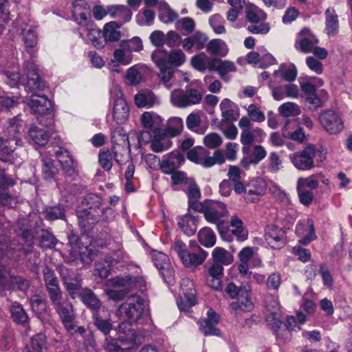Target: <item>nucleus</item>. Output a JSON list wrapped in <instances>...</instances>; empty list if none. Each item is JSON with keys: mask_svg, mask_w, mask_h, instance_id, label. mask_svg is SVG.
Here are the masks:
<instances>
[{"mask_svg": "<svg viewBox=\"0 0 352 352\" xmlns=\"http://www.w3.org/2000/svg\"><path fill=\"white\" fill-rule=\"evenodd\" d=\"M93 318L94 324L104 335H107L112 329V324L109 320L103 319L98 312L93 314Z\"/></svg>", "mask_w": 352, "mask_h": 352, "instance_id": "bf43d9fd", "label": "nucleus"}, {"mask_svg": "<svg viewBox=\"0 0 352 352\" xmlns=\"http://www.w3.org/2000/svg\"><path fill=\"white\" fill-rule=\"evenodd\" d=\"M122 24H119L116 21H111L106 23L102 30V36L104 38V42H116L120 39L121 32L120 29Z\"/></svg>", "mask_w": 352, "mask_h": 352, "instance_id": "c756f323", "label": "nucleus"}, {"mask_svg": "<svg viewBox=\"0 0 352 352\" xmlns=\"http://www.w3.org/2000/svg\"><path fill=\"white\" fill-rule=\"evenodd\" d=\"M87 38L91 42L93 45L98 48L104 47V38L102 39V31L99 29L87 28Z\"/></svg>", "mask_w": 352, "mask_h": 352, "instance_id": "13d9d810", "label": "nucleus"}, {"mask_svg": "<svg viewBox=\"0 0 352 352\" xmlns=\"http://www.w3.org/2000/svg\"><path fill=\"white\" fill-rule=\"evenodd\" d=\"M16 146L14 140L0 138V160L5 162H12Z\"/></svg>", "mask_w": 352, "mask_h": 352, "instance_id": "7c9ffc66", "label": "nucleus"}, {"mask_svg": "<svg viewBox=\"0 0 352 352\" xmlns=\"http://www.w3.org/2000/svg\"><path fill=\"white\" fill-rule=\"evenodd\" d=\"M55 155L58 160L67 176L72 177L75 174L74 168V160L69 151L67 150L60 149L55 152Z\"/></svg>", "mask_w": 352, "mask_h": 352, "instance_id": "c85d7f7f", "label": "nucleus"}, {"mask_svg": "<svg viewBox=\"0 0 352 352\" xmlns=\"http://www.w3.org/2000/svg\"><path fill=\"white\" fill-rule=\"evenodd\" d=\"M208 40V37L206 34L197 31L190 36L182 40V47L188 52H192L193 49L201 50L206 47Z\"/></svg>", "mask_w": 352, "mask_h": 352, "instance_id": "b1692460", "label": "nucleus"}, {"mask_svg": "<svg viewBox=\"0 0 352 352\" xmlns=\"http://www.w3.org/2000/svg\"><path fill=\"white\" fill-rule=\"evenodd\" d=\"M208 52L215 55L226 56L228 48L226 43L219 38L212 39L206 45Z\"/></svg>", "mask_w": 352, "mask_h": 352, "instance_id": "de8ad7c7", "label": "nucleus"}, {"mask_svg": "<svg viewBox=\"0 0 352 352\" xmlns=\"http://www.w3.org/2000/svg\"><path fill=\"white\" fill-rule=\"evenodd\" d=\"M114 104L113 109V118L117 124L125 122L129 115V108L123 98V94L119 86H116L113 91Z\"/></svg>", "mask_w": 352, "mask_h": 352, "instance_id": "4468645a", "label": "nucleus"}, {"mask_svg": "<svg viewBox=\"0 0 352 352\" xmlns=\"http://www.w3.org/2000/svg\"><path fill=\"white\" fill-rule=\"evenodd\" d=\"M267 184L261 177H256L246 184L238 182L234 184V190L237 194L243 193V199L246 203H256L265 194Z\"/></svg>", "mask_w": 352, "mask_h": 352, "instance_id": "423d86ee", "label": "nucleus"}, {"mask_svg": "<svg viewBox=\"0 0 352 352\" xmlns=\"http://www.w3.org/2000/svg\"><path fill=\"white\" fill-rule=\"evenodd\" d=\"M145 311L146 305L144 299L140 296H130L118 309V315L127 321L119 324V331L126 333L128 323L130 325L140 323Z\"/></svg>", "mask_w": 352, "mask_h": 352, "instance_id": "7ed1b4c3", "label": "nucleus"}, {"mask_svg": "<svg viewBox=\"0 0 352 352\" xmlns=\"http://www.w3.org/2000/svg\"><path fill=\"white\" fill-rule=\"evenodd\" d=\"M280 113L285 117L299 115L300 109L296 103L287 102L281 104L278 109Z\"/></svg>", "mask_w": 352, "mask_h": 352, "instance_id": "0e129e2a", "label": "nucleus"}, {"mask_svg": "<svg viewBox=\"0 0 352 352\" xmlns=\"http://www.w3.org/2000/svg\"><path fill=\"white\" fill-rule=\"evenodd\" d=\"M25 72L26 78L23 80L22 85L28 93L34 94L46 87L45 82L39 76L37 66L34 63H27Z\"/></svg>", "mask_w": 352, "mask_h": 352, "instance_id": "1a4fd4ad", "label": "nucleus"}, {"mask_svg": "<svg viewBox=\"0 0 352 352\" xmlns=\"http://www.w3.org/2000/svg\"><path fill=\"white\" fill-rule=\"evenodd\" d=\"M267 172L276 173L283 168V162L278 154L276 152L270 153L267 159Z\"/></svg>", "mask_w": 352, "mask_h": 352, "instance_id": "5fc2aeb1", "label": "nucleus"}, {"mask_svg": "<svg viewBox=\"0 0 352 352\" xmlns=\"http://www.w3.org/2000/svg\"><path fill=\"white\" fill-rule=\"evenodd\" d=\"M30 287V281L21 276H10L8 289L26 291Z\"/></svg>", "mask_w": 352, "mask_h": 352, "instance_id": "603ef678", "label": "nucleus"}, {"mask_svg": "<svg viewBox=\"0 0 352 352\" xmlns=\"http://www.w3.org/2000/svg\"><path fill=\"white\" fill-rule=\"evenodd\" d=\"M23 120L20 118V115L8 119L3 124V133L8 139H11L14 141L15 145H19L21 140L19 138L18 135L22 128Z\"/></svg>", "mask_w": 352, "mask_h": 352, "instance_id": "5701e85b", "label": "nucleus"}, {"mask_svg": "<svg viewBox=\"0 0 352 352\" xmlns=\"http://www.w3.org/2000/svg\"><path fill=\"white\" fill-rule=\"evenodd\" d=\"M319 273L322 277L324 286L331 288L334 280L329 267L326 263H322L320 265Z\"/></svg>", "mask_w": 352, "mask_h": 352, "instance_id": "69168bd1", "label": "nucleus"}, {"mask_svg": "<svg viewBox=\"0 0 352 352\" xmlns=\"http://www.w3.org/2000/svg\"><path fill=\"white\" fill-rule=\"evenodd\" d=\"M199 326V330L205 336H219L221 335V331L219 329L216 327V324L210 322L206 319H201L198 321Z\"/></svg>", "mask_w": 352, "mask_h": 352, "instance_id": "8fccbe9b", "label": "nucleus"}, {"mask_svg": "<svg viewBox=\"0 0 352 352\" xmlns=\"http://www.w3.org/2000/svg\"><path fill=\"white\" fill-rule=\"evenodd\" d=\"M108 13L112 18L121 20L122 23L129 21L132 16L131 10L124 5L109 6Z\"/></svg>", "mask_w": 352, "mask_h": 352, "instance_id": "2f4dec72", "label": "nucleus"}, {"mask_svg": "<svg viewBox=\"0 0 352 352\" xmlns=\"http://www.w3.org/2000/svg\"><path fill=\"white\" fill-rule=\"evenodd\" d=\"M265 237L268 244L274 249H279L285 245V231L275 225H268L265 228Z\"/></svg>", "mask_w": 352, "mask_h": 352, "instance_id": "4be33fe9", "label": "nucleus"}, {"mask_svg": "<svg viewBox=\"0 0 352 352\" xmlns=\"http://www.w3.org/2000/svg\"><path fill=\"white\" fill-rule=\"evenodd\" d=\"M181 295L186 296L189 300L188 305H196L195 289L194 284L189 278H184L181 281Z\"/></svg>", "mask_w": 352, "mask_h": 352, "instance_id": "49530a36", "label": "nucleus"}, {"mask_svg": "<svg viewBox=\"0 0 352 352\" xmlns=\"http://www.w3.org/2000/svg\"><path fill=\"white\" fill-rule=\"evenodd\" d=\"M318 186V181L314 175L307 177H300L297 181L296 188L313 190Z\"/></svg>", "mask_w": 352, "mask_h": 352, "instance_id": "338daca9", "label": "nucleus"}, {"mask_svg": "<svg viewBox=\"0 0 352 352\" xmlns=\"http://www.w3.org/2000/svg\"><path fill=\"white\" fill-rule=\"evenodd\" d=\"M122 143H113L111 148L113 158L118 165L125 164L129 158L131 152L129 137L126 133L122 135Z\"/></svg>", "mask_w": 352, "mask_h": 352, "instance_id": "6ab92c4d", "label": "nucleus"}, {"mask_svg": "<svg viewBox=\"0 0 352 352\" xmlns=\"http://www.w3.org/2000/svg\"><path fill=\"white\" fill-rule=\"evenodd\" d=\"M10 312L13 320L23 326H25L29 322V317L21 305L14 302L10 307Z\"/></svg>", "mask_w": 352, "mask_h": 352, "instance_id": "37998d69", "label": "nucleus"}, {"mask_svg": "<svg viewBox=\"0 0 352 352\" xmlns=\"http://www.w3.org/2000/svg\"><path fill=\"white\" fill-rule=\"evenodd\" d=\"M30 139L37 145L44 146L49 141V133L35 124L31 125L28 129Z\"/></svg>", "mask_w": 352, "mask_h": 352, "instance_id": "c9c22d12", "label": "nucleus"}, {"mask_svg": "<svg viewBox=\"0 0 352 352\" xmlns=\"http://www.w3.org/2000/svg\"><path fill=\"white\" fill-rule=\"evenodd\" d=\"M226 293L235 299L230 303V309L236 312L251 311L254 307L252 300V289L250 285L238 287L233 282H230L225 288Z\"/></svg>", "mask_w": 352, "mask_h": 352, "instance_id": "39448f33", "label": "nucleus"}, {"mask_svg": "<svg viewBox=\"0 0 352 352\" xmlns=\"http://www.w3.org/2000/svg\"><path fill=\"white\" fill-rule=\"evenodd\" d=\"M208 69L218 73L221 78H223L228 73L236 71L233 62L228 60H223L218 58H212L208 61Z\"/></svg>", "mask_w": 352, "mask_h": 352, "instance_id": "393cba45", "label": "nucleus"}, {"mask_svg": "<svg viewBox=\"0 0 352 352\" xmlns=\"http://www.w3.org/2000/svg\"><path fill=\"white\" fill-rule=\"evenodd\" d=\"M325 30L329 36L337 34L339 28L338 16L333 8H328L324 12Z\"/></svg>", "mask_w": 352, "mask_h": 352, "instance_id": "cd10ccee", "label": "nucleus"}, {"mask_svg": "<svg viewBox=\"0 0 352 352\" xmlns=\"http://www.w3.org/2000/svg\"><path fill=\"white\" fill-rule=\"evenodd\" d=\"M151 256L155 265L160 272L164 281L168 285H173L175 280L174 270L167 255L161 252L153 251Z\"/></svg>", "mask_w": 352, "mask_h": 352, "instance_id": "2eb2a0df", "label": "nucleus"}, {"mask_svg": "<svg viewBox=\"0 0 352 352\" xmlns=\"http://www.w3.org/2000/svg\"><path fill=\"white\" fill-rule=\"evenodd\" d=\"M14 231L23 240L27 248L23 247L21 250L27 255L32 252L34 245V235L29 220L27 218H19L12 226Z\"/></svg>", "mask_w": 352, "mask_h": 352, "instance_id": "f8f14e48", "label": "nucleus"}, {"mask_svg": "<svg viewBox=\"0 0 352 352\" xmlns=\"http://www.w3.org/2000/svg\"><path fill=\"white\" fill-rule=\"evenodd\" d=\"M113 157L111 151L108 149L100 151L98 153V163L106 171H109L113 166Z\"/></svg>", "mask_w": 352, "mask_h": 352, "instance_id": "680f3d73", "label": "nucleus"}, {"mask_svg": "<svg viewBox=\"0 0 352 352\" xmlns=\"http://www.w3.org/2000/svg\"><path fill=\"white\" fill-rule=\"evenodd\" d=\"M151 59L159 69L157 76L160 81L168 89H170L175 67L183 65L186 56L182 50L177 49L168 52L166 50H155L151 54Z\"/></svg>", "mask_w": 352, "mask_h": 352, "instance_id": "f257e3e1", "label": "nucleus"}, {"mask_svg": "<svg viewBox=\"0 0 352 352\" xmlns=\"http://www.w3.org/2000/svg\"><path fill=\"white\" fill-rule=\"evenodd\" d=\"M197 239L199 242L206 248H211L216 243V236L212 230L208 227H204L199 231Z\"/></svg>", "mask_w": 352, "mask_h": 352, "instance_id": "a18cd8bd", "label": "nucleus"}, {"mask_svg": "<svg viewBox=\"0 0 352 352\" xmlns=\"http://www.w3.org/2000/svg\"><path fill=\"white\" fill-rule=\"evenodd\" d=\"M230 224L232 228V233L236 237L237 241H244L248 239V232L238 216H232Z\"/></svg>", "mask_w": 352, "mask_h": 352, "instance_id": "72a5a7b5", "label": "nucleus"}, {"mask_svg": "<svg viewBox=\"0 0 352 352\" xmlns=\"http://www.w3.org/2000/svg\"><path fill=\"white\" fill-rule=\"evenodd\" d=\"M319 120L324 129L330 134H338L344 127L342 118L333 111L322 112L319 116Z\"/></svg>", "mask_w": 352, "mask_h": 352, "instance_id": "dca6fc26", "label": "nucleus"}, {"mask_svg": "<svg viewBox=\"0 0 352 352\" xmlns=\"http://www.w3.org/2000/svg\"><path fill=\"white\" fill-rule=\"evenodd\" d=\"M318 43V38H303L296 41V47L299 49L302 52L307 54L312 52L315 45Z\"/></svg>", "mask_w": 352, "mask_h": 352, "instance_id": "052dcab7", "label": "nucleus"}, {"mask_svg": "<svg viewBox=\"0 0 352 352\" xmlns=\"http://www.w3.org/2000/svg\"><path fill=\"white\" fill-rule=\"evenodd\" d=\"M183 129V120L180 118H173L169 120L167 132L171 136L178 135Z\"/></svg>", "mask_w": 352, "mask_h": 352, "instance_id": "774afa93", "label": "nucleus"}, {"mask_svg": "<svg viewBox=\"0 0 352 352\" xmlns=\"http://www.w3.org/2000/svg\"><path fill=\"white\" fill-rule=\"evenodd\" d=\"M172 142L167 138H154L150 141V147L153 152L162 153L172 146Z\"/></svg>", "mask_w": 352, "mask_h": 352, "instance_id": "864d4df0", "label": "nucleus"}, {"mask_svg": "<svg viewBox=\"0 0 352 352\" xmlns=\"http://www.w3.org/2000/svg\"><path fill=\"white\" fill-rule=\"evenodd\" d=\"M221 116L223 121L232 122L239 117V107L228 98H224L219 104Z\"/></svg>", "mask_w": 352, "mask_h": 352, "instance_id": "a878e982", "label": "nucleus"}, {"mask_svg": "<svg viewBox=\"0 0 352 352\" xmlns=\"http://www.w3.org/2000/svg\"><path fill=\"white\" fill-rule=\"evenodd\" d=\"M15 181L8 177L3 170H0V206H8L13 208L18 202L17 197L12 196L6 191V188L12 186Z\"/></svg>", "mask_w": 352, "mask_h": 352, "instance_id": "a211bd4d", "label": "nucleus"}, {"mask_svg": "<svg viewBox=\"0 0 352 352\" xmlns=\"http://www.w3.org/2000/svg\"><path fill=\"white\" fill-rule=\"evenodd\" d=\"M52 305L67 331L72 333L76 327L74 323L76 314L72 304L66 298Z\"/></svg>", "mask_w": 352, "mask_h": 352, "instance_id": "9d476101", "label": "nucleus"}, {"mask_svg": "<svg viewBox=\"0 0 352 352\" xmlns=\"http://www.w3.org/2000/svg\"><path fill=\"white\" fill-rule=\"evenodd\" d=\"M79 297L82 302L92 310L97 311L101 306L100 300L91 289H82L79 293Z\"/></svg>", "mask_w": 352, "mask_h": 352, "instance_id": "58836bf2", "label": "nucleus"}, {"mask_svg": "<svg viewBox=\"0 0 352 352\" xmlns=\"http://www.w3.org/2000/svg\"><path fill=\"white\" fill-rule=\"evenodd\" d=\"M208 254L195 241H190L188 254L183 261L186 267H197L201 265Z\"/></svg>", "mask_w": 352, "mask_h": 352, "instance_id": "f3484780", "label": "nucleus"}, {"mask_svg": "<svg viewBox=\"0 0 352 352\" xmlns=\"http://www.w3.org/2000/svg\"><path fill=\"white\" fill-rule=\"evenodd\" d=\"M113 289L109 291V296L113 300H122L130 290L137 289L140 292L146 290V283L141 276H116L110 280Z\"/></svg>", "mask_w": 352, "mask_h": 352, "instance_id": "20e7f679", "label": "nucleus"}, {"mask_svg": "<svg viewBox=\"0 0 352 352\" xmlns=\"http://www.w3.org/2000/svg\"><path fill=\"white\" fill-rule=\"evenodd\" d=\"M172 102L177 107L184 108L197 104L202 100L201 93L197 89L186 87L185 90H174L170 95Z\"/></svg>", "mask_w": 352, "mask_h": 352, "instance_id": "6e6552de", "label": "nucleus"}, {"mask_svg": "<svg viewBox=\"0 0 352 352\" xmlns=\"http://www.w3.org/2000/svg\"><path fill=\"white\" fill-rule=\"evenodd\" d=\"M239 126L241 129L240 136L241 143L243 145V151L245 146H250L254 142H260L265 136L263 131L258 127H254L247 116H243L239 121Z\"/></svg>", "mask_w": 352, "mask_h": 352, "instance_id": "0eeeda50", "label": "nucleus"}, {"mask_svg": "<svg viewBox=\"0 0 352 352\" xmlns=\"http://www.w3.org/2000/svg\"><path fill=\"white\" fill-rule=\"evenodd\" d=\"M120 46L129 52H140L143 49L142 41L138 36H135L131 39L122 41L120 43Z\"/></svg>", "mask_w": 352, "mask_h": 352, "instance_id": "4d7b16f0", "label": "nucleus"}, {"mask_svg": "<svg viewBox=\"0 0 352 352\" xmlns=\"http://www.w3.org/2000/svg\"><path fill=\"white\" fill-rule=\"evenodd\" d=\"M274 75L280 76L283 79L288 81H294L297 76V69L294 65L292 64L287 65L286 64H281L278 70L274 71Z\"/></svg>", "mask_w": 352, "mask_h": 352, "instance_id": "c03bdc74", "label": "nucleus"}, {"mask_svg": "<svg viewBox=\"0 0 352 352\" xmlns=\"http://www.w3.org/2000/svg\"><path fill=\"white\" fill-rule=\"evenodd\" d=\"M316 155V147L309 144L302 151L296 152L289 156L294 166L302 170L311 169L314 166V158Z\"/></svg>", "mask_w": 352, "mask_h": 352, "instance_id": "9b49d317", "label": "nucleus"}, {"mask_svg": "<svg viewBox=\"0 0 352 352\" xmlns=\"http://www.w3.org/2000/svg\"><path fill=\"white\" fill-rule=\"evenodd\" d=\"M225 21L219 14L211 16L209 19V23L213 31L217 34H222L226 32L224 27Z\"/></svg>", "mask_w": 352, "mask_h": 352, "instance_id": "e2e57ef3", "label": "nucleus"}, {"mask_svg": "<svg viewBox=\"0 0 352 352\" xmlns=\"http://www.w3.org/2000/svg\"><path fill=\"white\" fill-rule=\"evenodd\" d=\"M158 10L160 11L159 19L164 23H171L178 18V14L170 8L164 0L160 1Z\"/></svg>", "mask_w": 352, "mask_h": 352, "instance_id": "e433bc0d", "label": "nucleus"}, {"mask_svg": "<svg viewBox=\"0 0 352 352\" xmlns=\"http://www.w3.org/2000/svg\"><path fill=\"white\" fill-rule=\"evenodd\" d=\"M185 161L184 155L179 151H173L163 157L160 168L164 174L176 170Z\"/></svg>", "mask_w": 352, "mask_h": 352, "instance_id": "aec40b11", "label": "nucleus"}, {"mask_svg": "<svg viewBox=\"0 0 352 352\" xmlns=\"http://www.w3.org/2000/svg\"><path fill=\"white\" fill-rule=\"evenodd\" d=\"M28 105L32 112L38 115L47 113L54 111L52 102L45 95L32 94Z\"/></svg>", "mask_w": 352, "mask_h": 352, "instance_id": "412c9836", "label": "nucleus"}, {"mask_svg": "<svg viewBox=\"0 0 352 352\" xmlns=\"http://www.w3.org/2000/svg\"><path fill=\"white\" fill-rule=\"evenodd\" d=\"M178 226L187 236L193 235L197 230V219L189 214L179 218Z\"/></svg>", "mask_w": 352, "mask_h": 352, "instance_id": "f704fd0d", "label": "nucleus"}, {"mask_svg": "<svg viewBox=\"0 0 352 352\" xmlns=\"http://www.w3.org/2000/svg\"><path fill=\"white\" fill-rule=\"evenodd\" d=\"M245 19L251 23H258L260 21H265L267 14L258 6L250 4L245 7Z\"/></svg>", "mask_w": 352, "mask_h": 352, "instance_id": "473e14b6", "label": "nucleus"}, {"mask_svg": "<svg viewBox=\"0 0 352 352\" xmlns=\"http://www.w3.org/2000/svg\"><path fill=\"white\" fill-rule=\"evenodd\" d=\"M42 174L45 179L53 178L58 172V169L54 164V160L47 157H41Z\"/></svg>", "mask_w": 352, "mask_h": 352, "instance_id": "09e8293b", "label": "nucleus"}, {"mask_svg": "<svg viewBox=\"0 0 352 352\" xmlns=\"http://www.w3.org/2000/svg\"><path fill=\"white\" fill-rule=\"evenodd\" d=\"M212 258L214 263H218L221 265H230L234 261L232 254L221 247H217L213 250Z\"/></svg>", "mask_w": 352, "mask_h": 352, "instance_id": "79ce46f5", "label": "nucleus"}, {"mask_svg": "<svg viewBox=\"0 0 352 352\" xmlns=\"http://www.w3.org/2000/svg\"><path fill=\"white\" fill-rule=\"evenodd\" d=\"M57 239L47 230H42L39 236V246L44 250L52 249L55 247Z\"/></svg>", "mask_w": 352, "mask_h": 352, "instance_id": "3c124183", "label": "nucleus"}, {"mask_svg": "<svg viewBox=\"0 0 352 352\" xmlns=\"http://www.w3.org/2000/svg\"><path fill=\"white\" fill-rule=\"evenodd\" d=\"M155 12L148 8H144L136 15L137 23L142 26H149L153 24Z\"/></svg>", "mask_w": 352, "mask_h": 352, "instance_id": "6e6d98bb", "label": "nucleus"}, {"mask_svg": "<svg viewBox=\"0 0 352 352\" xmlns=\"http://www.w3.org/2000/svg\"><path fill=\"white\" fill-rule=\"evenodd\" d=\"M65 271L67 272V269L65 267L62 268L60 271V276L62 278L63 285L72 298H74V296L81 287L80 283L78 279L67 276V273H65Z\"/></svg>", "mask_w": 352, "mask_h": 352, "instance_id": "a19ab883", "label": "nucleus"}, {"mask_svg": "<svg viewBox=\"0 0 352 352\" xmlns=\"http://www.w3.org/2000/svg\"><path fill=\"white\" fill-rule=\"evenodd\" d=\"M228 210L226 206L220 201H208L204 215L206 221L217 225V228L221 234V225L223 221L221 218L227 215Z\"/></svg>", "mask_w": 352, "mask_h": 352, "instance_id": "ddd939ff", "label": "nucleus"}, {"mask_svg": "<svg viewBox=\"0 0 352 352\" xmlns=\"http://www.w3.org/2000/svg\"><path fill=\"white\" fill-rule=\"evenodd\" d=\"M155 94L149 90L137 94L134 97L135 104L138 107H152L156 102Z\"/></svg>", "mask_w": 352, "mask_h": 352, "instance_id": "4c0bfd02", "label": "nucleus"}, {"mask_svg": "<svg viewBox=\"0 0 352 352\" xmlns=\"http://www.w3.org/2000/svg\"><path fill=\"white\" fill-rule=\"evenodd\" d=\"M72 15L77 23L83 26L88 25L89 11L87 4L82 0H77L72 3Z\"/></svg>", "mask_w": 352, "mask_h": 352, "instance_id": "bb28decb", "label": "nucleus"}, {"mask_svg": "<svg viewBox=\"0 0 352 352\" xmlns=\"http://www.w3.org/2000/svg\"><path fill=\"white\" fill-rule=\"evenodd\" d=\"M160 122V118L150 112H145L141 116V123L142 126L146 129H153L155 135L160 133V129L159 126Z\"/></svg>", "mask_w": 352, "mask_h": 352, "instance_id": "ea45409f", "label": "nucleus"}, {"mask_svg": "<svg viewBox=\"0 0 352 352\" xmlns=\"http://www.w3.org/2000/svg\"><path fill=\"white\" fill-rule=\"evenodd\" d=\"M102 198L96 194L84 197L76 210L78 224L85 231H89L100 220Z\"/></svg>", "mask_w": 352, "mask_h": 352, "instance_id": "f03ea898", "label": "nucleus"}]
</instances>
